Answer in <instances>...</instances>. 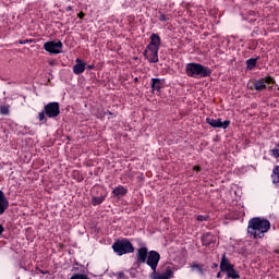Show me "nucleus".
<instances>
[{
    "instance_id": "39448f33",
    "label": "nucleus",
    "mask_w": 279,
    "mask_h": 279,
    "mask_svg": "<svg viewBox=\"0 0 279 279\" xmlns=\"http://www.w3.org/2000/svg\"><path fill=\"white\" fill-rule=\"evenodd\" d=\"M160 263V253L156 251H149L146 257V265L150 267L151 271L158 269V264Z\"/></svg>"
},
{
    "instance_id": "393cba45",
    "label": "nucleus",
    "mask_w": 279,
    "mask_h": 279,
    "mask_svg": "<svg viewBox=\"0 0 279 279\" xmlns=\"http://www.w3.org/2000/svg\"><path fill=\"white\" fill-rule=\"evenodd\" d=\"M70 279H89L88 276L82 274H75Z\"/></svg>"
},
{
    "instance_id": "bb28decb",
    "label": "nucleus",
    "mask_w": 279,
    "mask_h": 279,
    "mask_svg": "<svg viewBox=\"0 0 279 279\" xmlns=\"http://www.w3.org/2000/svg\"><path fill=\"white\" fill-rule=\"evenodd\" d=\"M29 43H34V39H25V40H20L19 41L20 45H27Z\"/></svg>"
},
{
    "instance_id": "e433bc0d",
    "label": "nucleus",
    "mask_w": 279,
    "mask_h": 279,
    "mask_svg": "<svg viewBox=\"0 0 279 279\" xmlns=\"http://www.w3.org/2000/svg\"><path fill=\"white\" fill-rule=\"evenodd\" d=\"M88 69H95V65H88Z\"/></svg>"
},
{
    "instance_id": "0eeeda50",
    "label": "nucleus",
    "mask_w": 279,
    "mask_h": 279,
    "mask_svg": "<svg viewBox=\"0 0 279 279\" xmlns=\"http://www.w3.org/2000/svg\"><path fill=\"white\" fill-rule=\"evenodd\" d=\"M158 51H160L158 48L147 46L144 51V57L150 64H156L158 62Z\"/></svg>"
},
{
    "instance_id": "7ed1b4c3",
    "label": "nucleus",
    "mask_w": 279,
    "mask_h": 279,
    "mask_svg": "<svg viewBox=\"0 0 279 279\" xmlns=\"http://www.w3.org/2000/svg\"><path fill=\"white\" fill-rule=\"evenodd\" d=\"M112 250L116 254H118V256H123L125 254H133L134 245L126 238L121 240L118 239L112 244Z\"/></svg>"
},
{
    "instance_id": "c85d7f7f",
    "label": "nucleus",
    "mask_w": 279,
    "mask_h": 279,
    "mask_svg": "<svg viewBox=\"0 0 279 279\" xmlns=\"http://www.w3.org/2000/svg\"><path fill=\"white\" fill-rule=\"evenodd\" d=\"M192 269H197V271H203L202 265L193 264Z\"/></svg>"
},
{
    "instance_id": "4be33fe9",
    "label": "nucleus",
    "mask_w": 279,
    "mask_h": 279,
    "mask_svg": "<svg viewBox=\"0 0 279 279\" xmlns=\"http://www.w3.org/2000/svg\"><path fill=\"white\" fill-rule=\"evenodd\" d=\"M0 114H2L3 117H8V114H10V106L0 105Z\"/></svg>"
},
{
    "instance_id": "cd10ccee",
    "label": "nucleus",
    "mask_w": 279,
    "mask_h": 279,
    "mask_svg": "<svg viewBox=\"0 0 279 279\" xmlns=\"http://www.w3.org/2000/svg\"><path fill=\"white\" fill-rule=\"evenodd\" d=\"M271 154H272V156H275V158H279V149L278 148L271 149Z\"/></svg>"
},
{
    "instance_id": "dca6fc26",
    "label": "nucleus",
    "mask_w": 279,
    "mask_h": 279,
    "mask_svg": "<svg viewBox=\"0 0 279 279\" xmlns=\"http://www.w3.org/2000/svg\"><path fill=\"white\" fill-rule=\"evenodd\" d=\"M162 86H165V78H151V89L160 93L162 90Z\"/></svg>"
},
{
    "instance_id": "2eb2a0df",
    "label": "nucleus",
    "mask_w": 279,
    "mask_h": 279,
    "mask_svg": "<svg viewBox=\"0 0 279 279\" xmlns=\"http://www.w3.org/2000/svg\"><path fill=\"white\" fill-rule=\"evenodd\" d=\"M10 207V202L5 197V193L0 190V215L5 213V209Z\"/></svg>"
},
{
    "instance_id": "4c0bfd02",
    "label": "nucleus",
    "mask_w": 279,
    "mask_h": 279,
    "mask_svg": "<svg viewBox=\"0 0 279 279\" xmlns=\"http://www.w3.org/2000/svg\"><path fill=\"white\" fill-rule=\"evenodd\" d=\"M135 82H138V78H137V77H135Z\"/></svg>"
},
{
    "instance_id": "6ab92c4d",
    "label": "nucleus",
    "mask_w": 279,
    "mask_h": 279,
    "mask_svg": "<svg viewBox=\"0 0 279 279\" xmlns=\"http://www.w3.org/2000/svg\"><path fill=\"white\" fill-rule=\"evenodd\" d=\"M112 193L116 195V197H119V195H128V189H125L123 185H119L113 189Z\"/></svg>"
},
{
    "instance_id": "72a5a7b5",
    "label": "nucleus",
    "mask_w": 279,
    "mask_h": 279,
    "mask_svg": "<svg viewBox=\"0 0 279 279\" xmlns=\"http://www.w3.org/2000/svg\"><path fill=\"white\" fill-rule=\"evenodd\" d=\"M193 171H202V168H199V166H194Z\"/></svg>"
},
{
    "instance_id": "9d476101",
    "label": "nucleus",
    "mask_w": 279,
    "mask_h": 279,
    "mask_svg": "<svg viewBox=\"0 0 279 279\" xmlns=\"http://www.w3.org/2000/svg\"><path fill=\"white\" fill-rule=\"evenodd\" d=\"M274 82L276 81L271 76H266L264 78L257 80L254 82V89L265 90V88H267V84H274Z\"/></svg>"
},
{
    "instance_id": "ea45409f",
    "label": "nucleus",
    "mask_w": 279,
    "mask_h": 279,
    "mask_svg": "<svg viewBox=\"0 0 279 279\" xmlns=\"http://www.w3.org/2000/svg\"><path fill=\"white\" fill-rule=\"evenodd\" d=\"M214 267H217V264H214Z\"/></svg>"
},
{
    "instance_id": "f257e3e1",
    "label": "nucleus",
    "mask_w": 279,
    "mask_h": 279,
    "mask_svg": "<svg viewBox=\"0 0 279 279\" xmlns=\"http://www.w3.org/2000/svg\"><path fill=\"white\" fill-rule=\"evenodd\" d=\"M271 229V223L267 219L252 218L248 221L247 234L253 236V239H264L265 233L269 232Z\"/></svg>"
},
{
    "instance_id": "9b49d317",
    "label": "nucleus",
    "mask_w": 279,
    "mask_h": 279,
    "mask_svg": "<svg viewBox=\"0 0 279 279\" xmlns=\"http://www.w3.org/2000/svg\"><path fill=\"white\" fill-rule=\"evenodd\" d=\"M150 278L151 279H171L173 278V270L171 269V267H167L165 272H156L153 271L151 275H150Z\"/></svg>"
},
{
    "instance_id": "412c9836",
    "label": "nucleus",
    "mask_w": 279,
    "mask_h": 279,
    "mask_svg": "<svg viewBox=\"0 0 279 279\" xmlns=\"http://www.w3.org/2000/svg\"><path fill=\"white\" fill-rule=\"evenodd\" d=\"M256 62H258V58H251L246 60V69L248 71H253V69H256Z\"/></svg>"
},
{
    "instance_id": "5701e85b",
    "label": "nucleus",
    "mask_w": 279,
    "mask_h": 279,
    "mask_svg": "<svg viewBox=\"0 0 279 279\" xmlns=\"http://www.w3.org/2000/svg\"><path fill=\"white\" fill-rule=\"evenodd\" d=\"M104 199V196H95L92 198V204L93 206H99V204H102Z\"/></svg>"
},
{
    "instance_id": "f8f14e48",
    "label": "nucleus",
    "mask_w": 279,
    "mask_h": 279,
    "mask_svg": "<svg viewBox=\"0 0 279 279\" xmlns=\"http://www.w3.org/2000/svg\"><path fill=\"white\" fill-rule=\"evenodd\" d=\"M86 71V62L82 61V59H76V64L73 65V74L82 75Z\"/></svg>"
},
{
    "instance_id": "6e6552de",
    "label": "nucleus",
    "mask_w": 279,
    "mask_h": 279,
    "mask_svg": "<svg viewBox=\"0 0 279 279\" xmlns=\"http://www.w3.org/2000/svg\"><path fill=\"white\" fill-rule=\"evenodd\" d=\"M206 123L211 128H221L222 130H228L230 128V120L221 121V118L215 120L213 118H206Z\"/></svg>"
},
{
    "instance_id": "4468645a",
    "label": "nucleus",
    "mask_w": 279,
    "mask_h": 279,
    "mask_svg": "<svg viewBox=\"0 0 279 279\" xmlns=\"http://www.w3.org/2000/svg\"><path fill=\"white\" fill-rule=\"evenodd\" d=\"M161 44H162V40L160 39V35H158L156 33H153L150 35V43L147 47L160 50V45Z\"/></svg>"
},
{
    "instance_id": "aec40b11",
    "label": "nucleus",
    "mask_w": 279,
    "mask_h": 279,
    "mask_svg": "<svg viewBox=\"0 0 279 279\" xmlns=\"http://www.w3.org/2000/svg\"><path fill=\"white\" fill-rule=\"evenodd\" d=\"M271 178H272V183H274L275 185L279 186V166H276V167L272 169Z\"/></svg>"
},
{
    "instance_id": "c756f323",
    "label": "nucleus",
    "mask_w": 279,
    "mask_h": 279,
    "mask_svg": "<svg viewBox=\"0 0 279 279\" xmlns=\"http://www.w3.org/2000/svg\"><path fill=\"white\" fill-rule=\"evenodd\" d=\"M159 21H161L162 23H167V21H169V19H167V16L165 14H161L159 17Z\"/></svg>"
},
{
    "instance_id": "c9c22d12",
    "label": "nucleus",
    "mask_w": 279,
    "mask_h": 279,
    "mask_svg": "<svg viewBox=\"0 0 279 279\" xmlns=\"http://www.w3.org/2000/svg\"><path fill=\"white\" fill-rule=\"evenodd\" d=\"M217 278H221V272H217Z\"/></svg>"
},
{
    "instance_id": "a878e982",
    "label": "nucleus",
    "mask_w": 279,
    "mask_h": 279,
    "mask_svg": "<svg viewBox=\"0 0 279 279\" xmlns=\"http://www.w3.org/2000/svg\"><path fill=\"white\" fill-rule=\"evenodd\" d=\"M45 114H47V113H45V110H44V111H40V112L38 113V117H37L38 121H45Z\"/></svg>"
},
{
    "instance_id": "1a4fd4ad",
    "label": "nucleus",
    "mask_w": 279,
    "mask_h": 279,
    "mask_svg": "<svg viewBox=\"0 0 279 279\" xmlns=\"http://www.w3.org/2000/svg\"><path fill=\"white\" fill-rule=\"evenodd\" d=\"M147 256H149V250H147V246L137 248L136 265H145V263H147Z\"/></svg>"
},
{
    "instance_id": "2f4dec72",
    "label": "nucleus",
    "mask_w": 279,
    "mask_h": 279,
    "mask_svg": "<svg viewBox=\"0 0 279 279\" xmlns=\"http://www.w3.org/2000/svg\"><path fill=\"white\" fill-rule=\"evenodd\" d=\"M104 114H110V117H117V114H114L112 111H107V112H105Z\"/></svg>"
},
{
    "instance_id": "7c9ffc66",
    "label": "nucleus",
    "mask_w": 279,
    "mask_h": 279,
    "mask_svg": "<svg viewBox=\"0 0 279 279\" xmlns=\"http://www.w3.org/2000/svg\"><path fill=\"white\" fill-rule=\"evenodd\" d=\"M3 232H5V228L3 227V225H0V236L1 234H3Z\"/></svg>"
},
{
    "instance_id": "a211bd4d",
    "label": "nucleus",
    "mask_w": 279,
    "mask_h": 279,
    "mask_svg": "<svg viewBox=\"0 0 279 279\" xmlns=\"http://www.w3.org/2000/svg\"><path fill=\"white\" fill-rule=\"evenodd\" d=\"M225 274L227 275V278H229V279L241 278V275H239V271H236V269H234V266H232L230 270L225 271Z\"/></svg>"
},
{
    "instance_id": "f03ea898",
    "label": "nucleus",
    "mask_w": 279,
    "mask_h": 279,
    "mask_svg": "<svg viewBox=\"0 0 279 279\" xmlns=\"http://www.w3.org/2000/svg\"><path fill=\"white\" fill-rule=\"evenodd\" d=\"M185 73L189 77H210L213 71L201 63L192 62L185 65Z\"/></svg>"
},
{
    "instance_id": "b1692460",
    "label": "nucleus",
    "mask_w": 279,
    "mask_h": 279,
    "mask_svg": "<svg viewBox=\"0 0 279 279\" xmlns=\"http://www.w3.org/2000/svg\"><path fill=\"white\" fill-rule=\"evenodd\" d=\"M208 219H210V216H208V215H198L197 217H196V221H199V222H202V221H208Z\"/></svg>"
},
{
    "instance_id": "ddd939ff",
    "label": "nucleus",
    "mask_w": 279,
    "mask_h": 279,
    "mask_svg": "<svg viewBox=\"0 0 279 279\" xmlns=\"http://www.w3.org/2000/svg\"><path fill=\"white\" fill-rule=\"evenodd\" d=\"M234 267V264L230 263V259L226 257V253L222 254L220 259V271L226 272Z\"/></svg>"
},
{
    "instance_id": "423d86ee",
    "label": "nucleus",
    "mask_w": 279,
    "mask_h": 279,
    "mask_svg": "<svg viewBox=\"0 0 279 279\" xmlns=\"http://www.w3.org/2000/svg\"><path fill=\"white\" fill-rule=\"evenodd\" d=\"M63 45L61 40L58 41H47L44 44V49L45 51H47L48 53L51 54H58V53H62V51L60 49H62Z\"/></svg>"
},
{
    "instance_id": "58836bf2",
    "label": "nucleus",
    "mask_w": 279,
    "mask_h": 279,
    "mask_svg": "<svg viewBox=\"0 0 279 279\" xmlns=\"http://www.w3.org/2000/svg\"><path fill=\"white\" fill-rule=\"evenodd\" d=\"M123 276V272L120 274V278Z\"/></svg>"
},
{
    "instance_id": "f704fd0d",
    "label": "nucleus",
    "mask_w": 279,
    "mask_h": 279,
    "mask_svg": "<svg viewBox=\"0 0 279 279\" xmlns=\"http://www.w3.org/2000/svg\"><path fill=\"white\" fill-rule=\"evenodd\" d=\"M71 10H73V7H68L66 8V12H71Z\"/></svg>"
},
{
    "instance_id": "20e7f679",
    "label": "nucleus",
    "mask_w": 279,
    "mask_h": 279,
    "mask_svg": "<svg viewBox=\"0 0 279 279\" xmlns=\"http://www.w3.org/2000/svg\"><path fill=\"white\" fill-rule=\"evenodd\" d=\"M45 114L48 119H56L60 116V104L59 102H48L45 107Z\"/></svg>"
},
{
    "instance_id": "f3484780",
    "label": "nucleus",
    "mask_w": 279,
    "mask_h": 279,
    "mask_svg": "<svg viewBox=\"0 0 279 279\" xmlns=\"http://www.w3.org/2000/svg\"><path fill=\"white\" fill-rule=\"evenodd\" d=\"M215 241H216L215 235H213V233L210 232H207L202 236V244L205 245L206 247H208V245H213Z\"/></svg>"
},
{
    "instance_id": "473e14b6",
    "label": "nucleus",
    "mask_w": 279,
    "mask_h": 279,
    "mask_svg": "<svg viewBox=\"0 0 279 279\" xmlns=\"http://www.w3.org/2000/svg\"><path fill=\"white\" fill-rule=\"evenodd\" d=\"M77 16H78V19H84V16H86V14H84V12H80V13L77 14Z\"/></svg>"
}]
</instances>
